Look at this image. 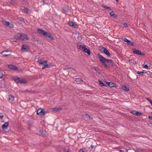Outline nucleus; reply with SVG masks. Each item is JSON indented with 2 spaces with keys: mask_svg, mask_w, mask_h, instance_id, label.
Segmentation results:
<instances>
[{
  "mask_svg": "<svg viewBox=\"0 0 152 152\" xmlns=\"http://www.w3.org/2000/svg\"><path fill=\"white\" fill-rule=\"evenodd\" d=\"M26 83V80L22 78H20V79L19 83Z\"/></svg>",
  "mask_w": 152,
  "mask_h": 152,
  "instance_id": "6ab92c4d",
  "label": "nucleus"
},
{
  "mask_svg": "<svg viewBox=\"0 0 152 152\" xmlns=\"http://www.w3.org/2000/svg\"><path fill=\"white\" fill-rule=\"evenodd\" d=\"M136 112V111H135V110H134V111H132L131 112V113H132V114H133L134 115H135Z\"/></svg>",
  "mask_w": 152,
  "mask_h": 152,
  "instance_id": "58836bf2",
  "label": "nucleus"
},
{
  "mask_svg": "<svg viewBox=\"0 0 152 152\" xmlns=\"http://www.w3.org/2000/svg\"><path fill=\"white\" fill-rule=\"evenodd\" d=\"M63 151L64 152H70V151L69 149L65 148L64 149Z\"/></svg>",
  "mask_w": 152,
  "mask_h": 152,
  "instance_id": "c9c22d12",
  "label": "nucleus"
},
{
  "mask_svg": "<svg viewBox=\"0 0 152 152\" xmlns=\"http://www.w3.org/2000/svg\"><path fill=\"white\" fill-rule=\"evenodd\" d=\"M37 62L39 63V65H44V66L42 67V69H44L46 68H48L49 67V66L47 64V60L43 61L41 59L39 58L37 61Z\"/></svg>",
  "mask_w": 152,
  "mask_h": 152,
  "instance_id": "f03ea898",
  "label": "nucleus"
},
{
  "mask_svg": "<svg viewBox=\"0 0 152 152\" xmlns=\"http://www.w3.org/2000/svg\"><path fill=\"white\" fill-rule=\"evenodd\" d=\"M142 114L141 112H139L136 111L135 115L137 116H140Z\"/></svg>",
  "mask_w": 152,
  "mask_h": 152,
  "instance_id": "7c9ffc66",
  "label": "nucleus"
},
{
  "mask_svg": "<svg viewBox=\"0 0 152 152\" xmlns=\"http://www.w3.org/2000/svg\"><path fill=\"white\" fill-rule=\"evenodd\" d=\"M3 76V74L1 72V71H0V78H2Z\"/></svg>",
  "mask_w": 152,
  "mask_h": 152,
  "instance_id": "ea45409f",
  "label": "nucleus"
},
{
  "mask_svg": "<svg viewBox=\"0 0 152 152\" xmlns=\"http://www.w3.org/2000/svg\"><path fill=\"white\" fill-rule=\"evenodd\" d=\"M39 133L43 136H44L45 135V133H44L43 132L42 130H40Z\"/></svg>",
  "mask_w": 152,
  "mask_h": 152,
  "instance_id": "4c0bfd02",
  "label": "nucleus"
},
{
  "mask_svg": "<svg viewBox=\"0 0 152 152\" xmlns=\"http://www.w3.org/2000/svg\"><path fill=\"white\" fill-rule=\"evenodd\" d=\"M150 77L152 78V76H151Z\"/></svg>",
  "mask_w": 152,
  "mask_h": 152,
  "instance_id": "052dcab7",
  "label": "nucleus"
},
{
  "mask_svg": "<svg viewBox=\"0 0 152 152\" xmlns=\"http://www.w3.org/2000/svg\"><path fill=\"white\" fill-rule=\"evenodd\" d=\"M150 64L149 63V66H148V64H145V65H143L142 66H143V67L146 69H148L149 68V67L150 66V65H149Z\"/></svg>",
  "mask_w": 152,
  "mask_h": 152,
  "instance_id": "c756f323",
  "label": "nucleus"
},
{
  "mask_svg": "<svg viewBox=\"0 0 152 152\" xmlns=\"http://www.w3.org/2000/svg\"><path fill=\"white\" fill-rule=\"evenodd\" d=\"M61 108L60 107H58V108L55 107L53 108V111H54L57 112V111H59L61 110Z\"/></svg>",
  "mask_w": 152,
  "mask_h": 152,
  "instance_id": "cd10ccee",
  "label": "nucleus"
},
{
  "mask_svg": "<svg viewBox=\"0 0 152 152\" xmlns=\"http://www.w3.org/2000/svg\"><path fill=\"white\" fill-rule=\"evenodd\" d=\"M21 40H27L29 39V38L26 35L21 34Z\"/></svg>",
  "mask_w": 152,
  "mask_h": 152,
  "instance_id": "6e6552de",
  "label": "nucleus"
},
{
  "mask_svg": "<svg viewBox=\"0 0 152 152\" xmlns=\"http://www.w3.org/2000/svg\"><path fill=\"white\" fill-rule=\"evenodd\" d=\"M90 148H91V149H93L94 148V146L92 145H91Z\"/></svg>",
  "mask_w": 152,
  "mask_h": 152,
  "instance_id": "864d4df0",
  "label": "nucleus"
},
{
  "mask_svg": "<svg viewBox=\"0 0 152 152\" xmlns=\"http://www.w3.org/2000/svg\"><path fill=\"white\" fill-rule=\"evenodd\" d=\"M2 23L5 26L9 27L10 28H13L14 27L13 25L10 22L7 21L5 20H2Z\"/></svg>",
  "mask_w": 152,
  "mask_h": 152,
  "instance_id": "20e7f679",
  "label": "nucleus"
},
{
  "mask_svg": "<svg viewBox=\"0 0 152 152\" xmlns=\"http://www.w3.org/2000/svg\"><path fill=\"white\" fill-rule=\"evenodd\" d=\"M142 71H143L144 72H146L144 70H143Z\"/></svg>",
  "mask_w": 152,
  "mask_h": 152,
  "instance_id": "13d9d810",
  "label": "nucleus"
},
{
  "mask_svg": "<svg viewBox=\"0 0 152 152\" xmlns=\"http://www.w3.org/2000/svg\"><path fill=\"white\" fill-rule=\"evenodd\" d=\"M106 48L103 47H100L99 48V50L102 53H104V51L105 50L104 49H106Z\"/></svg>",
  "mask_w": 152,
  "mask_h": 152,
  "instance_id": "5701e85b",
  "label": "nucleus"
},
{
  "mask_svg": "<svg viewBox=\"0 0 152 152\" xmlns=\"http://www.w3.org/2000/svg\"><path fill=\"white\" fill-rule=\"evenodd\" d=\"M103 7H104V8L108 9H109L110 10H111L110 8L109 7L107 6L106 5L104 6Z\"/></svg>",
  "mask_w": 152,
  "mask_h": 152,
  "instance_id": "e433bc0d",
  "label": "nucleus"
},
{
  "mask_svg": "<svg viewBox=\"0 0 152 152\" xmlns=\"http://www.w3.org/2000/svg\"><path fill=\"white\" fill-rule=\"evenodd\" d=\"M110 16L111 17H113L114 18H116L117 16L115 15L114 12L113 11H112V12H110Z\"/></svg>",
  "mask_w": 152,
  "mask_h": 152,
  "instance_id": "aec40b11",
  "label": "nucleus"
},
{
  "mask_svg": "<svg viewBox=\"0 0 152 152\" xmlns=\"http://www.w3.org/2000/svg\"><path fill=\"white\" fill-rule=\"evenodd\" d=\"M83 51L84 52L88 54L89 55L90 54V50L89 49L87 48H86V46L84 48L83 50Z\"/></svg>",
  "mask_w": 152,
  "mask_h": 152,
  "instance_id": "9b49d317",
  "label": "nucleus"
},
{
  "mask_svg": "<svg viewBox=\"0 0 152 152\" xmlns=\"http://www.w3.org/2000/svg\"><path fill=\"white\" fill-rule=\"evenodd\" d=\"M119 152H124V151H122V150H119Z\"/></svg>",
  "mask_w": 152,
  "mask_h": 152,
  "instance_id": "5fc2aeb1",
  "label": "nucleus"
},
{
  "mask_svg": "<svg viewBox=\"0 0 152 152\" xmlns=\"http://www.w3.org/2000/svg\"><path fill=\"white\" fill-rule=\"evenodd\" d=\"M123 40L125 42H127L128 44L131 45H133V42H131L130 40H128L126 38H124Z\"/></svg>",
  "mask_w": 152,
  "mask_h": 152,
  "instance_id": "2eb2a0df",
  "label": "nucleus"
},
{
  "mask_svg": "<svg viewBox=\"0 0 152 152\" xmlns=\"http://www.w3.org/2000/svg\"><path fill=\"white\" fill-rule=\"evenodd\" d=\"M97 56L99 58V61L102 63V64L106 68H107L108 66L106 64L107 59L103 56H102L100 53H98Z\"/></svg>",
  "mask_w": 152,
  "mask_h": 152,
  "instance_id": "f257e3e1",
  "label": "nucleus"
},
{
  "mask_svg": "<svg viewBox=\"0 0 152 152\" xmlns=\"http://www.w3.org/2000/svg\"><path fill=\"white\" fill-rule=\"evenodd\" d=\"M43 1V5H44L46 4V3L44 2V0H42Z\"/></svg>",
  "mask_w": 152,
  "mask_h": 152,
  "instance_id": "8fccbe9b",
  "label": "nucleus"
},
{
  "mask_svg": "<svg viewBox=\"0 0 152 152\" xmlns=\"http://www.w3.org/2000/svg\"><path fill=\"white\" fill-rule=\"evenodd\" d=\"M8 126V122H7L4 123L3 125H2V127L3 129H7Z\"/></svg>",
  "mask_w": 152,
  "mask_h": 152,
  "instance_id": "ddd939ff",
  "label": "nucleus"
},
{
  "mask_svg": "<svg viewBox=\"0 0 152 152\" xmlns=\"http://www.w3.org/2000/svg\"><path fill=\"white\" fill-rule=\"evenodd\" d=\"M151 106H152V101L151 102V103H150Z\"/></svg>",
  "mask_w": 152,
  "mask_h": 152,
  "instance_id": "6e6d98bb",
  "label": "nucleus"
},
{
  "mask_svg": "<svg viewBox=\"0 0 152 152\" xmlns=\"http://www.w3.org/2000/svg\"><path fill=\"white\" fill-rule=\"evenodd\" d=\"M137 151L139 152H141L142 151V150L141 149H137Z\"/></svg>",
  "mask_w": 152,
  "mask_h": 152,
  "instance_id": "09e8293b",
  "label": "nucleus"
},
{
  "mask_svg": "<svg viewBox=\"0 0 152 152\" xmlns=\"http://www.w3.org/2000/svg\"><path fill=\"white\" fill-rule=\"evenodd\" d=\"M20 78L18 77H15L14 79V81L17 83H19Z\"/></svg>",
  "mask_w": 152,
  "mask_h": 152,
  "instance_id": "b1692460",
  "label": "nucleus"
},
{
  "mask_svg": "<svg viewBox=\"0 0 152 152\" xmlns=\"http://www.w3.org/2000/svg\"><path fill=\"white\" fill-rule=\"evenodd\" d=\"M77 48L78 49H80L82 48V50L86 46L85 45H81L77 44Z\"/></svg>",
  "mask_w": 152,
  "mask_h": 152,
  "instance_id": "a211bd4d",
  "label": "nucleus"
},
{
  "mask_svg": "<svg viewBox=\"0 0 152 152\" xmlns=\"http://www.w3.org/2000/svg\"><path fill=\"white\" fill-rule=\"evenodd\" d=\"M99 83L102 86H105V84H104L100 80H98Z\"/></svg>",
  "mask_w": 152,
  "mask_h": 152,
  "instance_id": "473e14b6",
  "label": "nucleus"
},
{
  "mask_svg": "<svg viewBox=\"0 0 152 152\" xmlns=\"http://www.w3.org/2000/svg\"><path fill=\"white\" fill-rule=\"evenodd\" d=\"M129 150H130V151H132L131 150V149H128L126 150V152H128V151Z\"/></svg>",
  "mask_w": 152,
  "mask_h": 152,
  "instance_id": "603ef678",
  "label": "nucleus"
},
{
  "mask_svg": "<svg viewBox=\"0 0 152 152\" xmlns=\"http://www.w3.org/2000/svg\"><path fill=\"white\" fill-rule=\"evenodd\" d=\"M37 31L39 34L40 35H43L44 33L45 32V31L44 30L40 28L37 29Z\"/></svg>",
  "mask_w": 152,
  "mask_h": 152,
  "instance_id": "4468645a",
  "label": "nucleus"
},
{
  "mask_svg": "<svg viewBox=\"0 0 152 152\" xmlns=\"http://www.w3.org/2000/svg\"><path fill=\"white\" fill-rule=\"evenodd\" d=\"M137 74H139L140 75H142L144 73H146L147 72H144L143 71L140 72L139 71H137Z\"/></svg>",
  "mask_w": 152,
  "mask_h": 152,
  "instance_id": "c85d7f7f",
  "label": "nucleus"
},
{
  "mask_svg": "<svg viewBox=\"0 0 152 152\" xmlns=\"http://www.w3.org/2000/svg\"><path fill=\"white\" fill-rule=\"evenodd\" d=\"M106 62L109 64V65L112 66L113 65V61L111 59H107Z\"/></svg>",
  "mask_w": 152,
  "mask_h": 152,
  "instance_id": "412c9836",
  "label": "nucleus"
},
{
  "mask_svg": "<svg viewBox=\"0 0 152 152\" xmlns=\"http://www.w3.org/2000/svg\"><path fill=\"white\" fill-rule=\"evenodd\" d=\"M122 89L126 91H128L129 90V88L127 86H122Z\"/></svg>",
  "mask_w": 152,
  "mask_h": 152,
  "instance_id": "4be33fe9",
  "label": "nucleus"
},
{
  "mask_svg": "<svg viewBox=\"0 0 152 152\" xmlns=\"http://www.w3.org/2000/svg\"><path fill=\"white\" fill-rule=\"evenodd\" d=\"M124 26L125 27H127L128 26V25L126 23H124L123 24Z\"/></svg>",
  "mask_w": 152,
  "mask_h": 152,
  "instance_id": "79ce46f5",
  "label": "nucleus"
},
{
  "mask_svg": "<svg viewBox=\"0 0 152 152\" xmlns=\"http://www.w3.org/2000/svg\"><path fill=\"white\" fill-rule=\"evenodd\" d=\"M72 27L75 28H78V26L77 24L74 23Z\"/></svg>",
  "mask_w": 152,
  "mask_h": 152,
  "instance_id": "f704fd0d",
  "label": "nucleus"
},
{
  "mask_svg": "<svg viewBox=\"0 0 152 152\" xmlns=\"http://www.w3.org/2000/svg\"><path fill=\"white\" fill-rule=\"evenodd\" d=\"M8 67L9 68L14 70L17 69V67L16 66L12 65H8Z\"/></svg>",
  "mask_w": 152,
  "mask_h": 152,
  "instance_id": "f8f14e48",
  "label": "nucleus"
},
{
  "mask_svg": "<svg viewBox=\"0 0 152 152\" xmlns=\"http://www.w3.org/2000/svg\"><path fill=\"white\" fill-rule=\"evenodd\" d=\"M78 40H80L82 39V37L81 36H79L78 37Z\"/></svg>",
  "mask_w": 152,
  "mask_h": 152,
  "instance_id": "de8ad7c7",
  "label": "nucleus"
},
{
  "mask_svg": "<svg viewBox=\"0 0 152 152\" xmlns=\"http://www.w3.org/2000/svg\"><path fill=\"white\" fill-rule=\"evenodd\" d=\"M148 118L149 119L152 120V115L149 116Z\"/></svg>",
  "mask_w": 152,
  "mask_h": 152,
  "instance_id": "c03bdc74",
  "label": "nucleus"
},
{
  "mask_svg": "<svg viewBox=\"0 0 152 152\" xmlns=\"http://www.w3.org/2000/svg\"><path fill=\"white\" fill-rule=\"evenodd\" d=\"M146 99L148 100V101H149L150 103H151V102L152 101L151 100L148 98H146Z\"/></svg>",
  "mask_w": 152,
  "mask_h": 152,
  "instance_id": "49530a36",
  "label": "nucleus"
},
{
  "mask_svg": "<svg viewBox=\"0 0 152 152\" xmlns=\"http://www.w3.org/2000/svg\"><path fill=\"white\" fill-rule=\"evenodd\" d=\"M3 117V114H2V113H0V118L1 119H2Z\"/></svg>",
  "mask_w": 152,
  "mask_h": 152,
  "instance_id": "a19ab883",
  "label": "nucleus"
},
{
  "mask_svg": "<svg viewBox=\"0 0 152 152\" xmlns=\"http://www.w3.org/2000/svg\"><path fill=\"white\" fill-rule=\"evenodd\" d=\"M107 84L108 86L111 87H113L114 85V84L112 82H107Z\"/></svg>",
  "mask_w": 152,
  "mask_h": 152,
  "instance_id": "a878e982",
  "label": "nucleus"
},
{
  "mask_svg": "<svg viewBox=\"0 0 152 152\" xmlns=\"http://www.w3.org/2000/svg\"><path fill=\"white\" fill-rule=\"evenodd\" d=\"M46 37L49 38L51 40H54V39L53 37L51 36L49 32H45V31L43 35Z\"/></svg>",
  "mask_w": 152,
  "mask_h": 152,
  "instance_id": "39448f33",
  "label": "nucleus"
},
{
  "mask_svg": "<svg viewBox=\"0 0 152 152\" xmlns=\"http://www.w3.org/2000/svg\"><path fill=\"white\" fill-rule=\"evenodd\" d=\"M79 152H84V151L82 149H80V151H79Z\"/></svg>",
  "mask_w": 152,
  "mask_h": 152,
  "instance_id": "3c124183",
  "label": "nucleus"
},
{
  "mask_svg": "<svg viewBox=\"0 0 152 152\" xmlns=\"http://www.w3.org/2000/svg\"><path fill=\"white\" fill-rule=\"evenodd\" d=\"M74 23L72 21H69L68 23V24L70 26L72 27L73 26Z\"/></svg>",
  "mask_w": 152,
  "mask_h": 152,
  "instance_id": "72a5a7b5",
  "label": "nucleus"
},
{
  "mask_svg": "<svg viewBox=\"0 0 152 152\" xmlns=\"http://www.w3.org/2000/svg\"><path fill=\"white\" fill-rule=\"evenodd\" d=\"M19 19L22 22L24 21V19L23 18H20Z\"/></svg>",
  "mask_w": 152,
  "mask_h": 152,
  "instance_id": "37998d69",
  "label": "nucleus"
},
{
  "mask_svg": "<svg viewBox=\"0 0 152 152\" xmlns=\"http://www.w3.org/2000/svg\"><path fill=\"white\" fill-rule=\"evenodd\" d=\"M21 34H18L15 36V38L17 40H21Z\"/></svg>",
  "mask_w": 152,
  "mask_h": 152,
  "instance_id": "dca6fc26",
  "label": "nucleus"
},
{
  "mask_svg": "<svg viewBox=\"0 0 152 152\" xmlns=\"http://www.w3.org/2000/svg\"><path fill=\"white\" fill-rule=\"evenodd\" d=\"M115 0L116 1H118V0Z\"/></svg>",
  "mask_w": 152,
  "mask_h": 152,
  "instance_id": "680f3d73",
  "label": "nucleus"
},
{
  "mask_svg": "<svg viewBox=\"0 0 152 152\" xmlns=\"http://www.w3.org/2000/svg\"><path fill=\"white\" fill-rule=\"evenodd\" d=\"M8 52H10L9 50H5L2 51L1 52H0V53L1 54L4 56H7L10 55V54H5V53H7Z\"/></svg>",
  "mask_w": 152,
  "mask_h": 152,
  "instance_id": "1a4fd4ad",
  "label": "nucleus"
},
{
  "mask_svg": "<svg viewBox=\"0 0 152 152\" xmlns=\"http://www.w3.org/2000/svg\"><path fill=\"white\" fill-rule=\"evenodd\" d=\"M104 51V53L107 55L108 57L110 56V53L106 48L105 49V50Z\"/></svg>",
  "mask_w": 152,
  "mask_h": 152,
  "instance_id": "f3484780",
  "label": "nucleus"
},
{
  "mask_svg": "<svg viewBox=\"0 0 152 152\" xmlns=\"http://www.w3.org/2000/svg\"><path fill=\"white\" fill-rule=\"evenodd\" d=\"M9 100L11 101H12L14 100V96L11 95H9Z\"/></svg>",
  "mask_w": 152,
  "mask_h": 152,
  "instance_id": "393cba45",
  "label": "nucleus"
},
{
  "mask_svg": "<svg viewBox=\"0 0 152 152\" xmlns=\"http://www.w3.org/2000/svg\"><path fill=\"white\" fill-rule=\"evenodd\" d=\"M29 50V48L26 45H23L21 48V50L23 52L27 51Z\"/></svg>",
  "mask_w": 152,
  "mask_h": 152,
  "instance_id": "9d476101",
  "label": "nucleus"
},
{
  "mask_svg": "<svg viewBox=\"0 0 152 152\" xmlns=\"http://www.w3.org/2000/svg\"><path fill=\"white\" fill-rule=\"evenodd\" d=\"M64 68H65V69H65L66 70V69H72V70H73L74 71H75V70L73 69V68H71V67H69V66L68 65H66L65 67H64Z\"/></svg>",
  "mask_w": 152,
  "mask_h": 152,
  "instance_id": "bb28decb",
  "label": "nucleus"
},
{
  "mask_svg": "<svg viewBox=\"0 0 152 152\" xmlns=\"http://www.w3.org/2000/svg\"><path fill=\"white\" fill-rule=\"evenodd\" d=\"M95 71H97V70L96 69H95Z\"/></svg>",
  "mask_w": 152,
  "mask_h": 152,
  "instance_id": "bf43d9fd",
  "label": "nucleus"
},
{
  "mask_svg": "<svg viewBox=\"0 0 152 152\" xmlns=\"http://www.w3.org/2000/svg\"><path fill=\"white\" fill-rule=\"evenodd\" d=\"M75 81L76 82H80L83 81V80L79 78H75Z\"/></svg>",
  "mask_w": 152,
  "mask_h": 152,
  "instance_id": "2f4dec72",
  "label": "nucleus"
},
{
  "mask_svg": "<svg viewBox=\"0 0 152 152\" xmlns=\"http://www.w3.org/2000/svg\"><path fill=\"white\" fill-rule=\"evenodd\" d=\"M88 115V116L89 117V118L90 117V116H89V115Z\"/></svg>",
  "mask_w": 152,
  "mask_h": 152,
  "instance_id": "4d7b16f0",
  "label": "nucleus"
},
{
  "mask_svg": "<svg viewBox=\"0 0 152 152\" xmlns=\"http://www.w3.org/2000/svg\"><path fill=\"white\" fill-rule=\"evenodd\" d=\"M133 52L134 53L140 55H144V54H143L140 51L136 50L135 49L133 50Z\"/></svg>",
  "mask_w": 152,
  "mask_h": 152,
  "instance_id": "0eeeda50",
  "label": "nucleus"
},
{
  "mask_svg": "<svg viewBox=\"0 0 152 152\" xmlns=\"http://www.w3.org/2000/svg\"><path fill=\"white\" fill-rule=\"evenodd\" d=\"M134 60H133V59H131V60H130L129 61V62L130 63H132V62H133V64H134Z\"/></svg>",
  "mask_w": 152,
  "mask_h": 152,
  "instance_id": "a18cd8bd",
  "label": "nucleus"
},
{
  "mask_svg": "<svg viewBox=\"0 0 152 152\" xmlns=\"http://www.w3.org/2000/svg\"><path fill=\"white\" fill-rule=\"evenodd\" d=\"M21 9L24 12L26 13H31V10L28 9L27 8L25 7H24L22 6L20 7Z\"/></svg>",
  "mask_w": 152,
  "mask_h": 152,
  "instance_id": "423d86ee",
  "label": "nucleus"
},
{
  "mask_svg": "<svg viewBox=\"0 0 152 152\" xmlns=\"http://www.w3.org/2000/svg\"><path fill=\"white\" fill-rule=\"evenodd\" d=\"M46 112L44 111V109L42 108H39L37 111V114L41 117L43 116Z\"/></svg>",
  "mask_w": 152,
  "mask_h": 152,
  "instance_id": "7ed1b4c3",
  "label": "nucleus"
}]
</instances>
